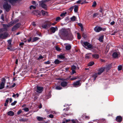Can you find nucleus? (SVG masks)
Instances as JSON below:
<instances>
[{"label":"nucleus","mask_w":123,"mask_h":123,"mask_svg":"<svg viewBox=\"0 0 123 123\" xmlns=\"http://www.w3.org/2000/svg\"><path fill=\"white\" fill-rule=\"evenodd\" d=\"M62 36L68 40H72L73 39V36L71 32L69 29L64 30L62 32Z\"/></svg>","instance_id":"obj_1"},{"label":"nucleus","mask_w":123,"mask_h":123,"mask_svg":"<svg viewBox=\"0 0 123 123\" xmlns=\"http://www.w3.org/2000/svg\"><path fill=\"white\" fill-rule=\"evenodd\" d=\"M6 29L5 28L3 29H0V32L1 33H4V34H2L0 35V37L2 38H5L8 36V34L6 32Z\"/></svg>","instance_id":"obj_2"},{"label":"nucleus","mask_w":123,"mask_h":123,"mask_svg":"<svg viewBox=\"0 0 123 123\" xmlns=\"http://www.w3.org/2000/svg\"><path fill=\"white\" fill-rule=\"evenodd\" d=\"M81 43L83 46L86 49H89L93 48L92 45L87 42H83L82 41H81Z\"/></svg>","instance_id":"obj_3"},{"label":"nucleus","mask_w":123,"mask_h":123,"mask_svg":"<svg viewBox=\"0 0 123 123\" xmlns=\"http://www.w3.org/2000/svg\"><path fill=\"white\" fill-rule=\"evenodd\" d=\"M112 56L114 58H117L119 56H120V54L118 50L114 51L113 53Z\"/></svg>","instance_id":"obj_4"},{"label":"nucleus","mask_w":123,"mask_h":123,"mask_svg":"<svg viewBox=\"0 0 123 123\" xmlns=\"http://www.w3.org/2000/svg\"><path fill=\"white\" fill-rule=\"evenodd\" d=\"M43 87L37 86L35 87L34 90L38 93H40L43 91Z\"/></svg>","instance_id":"obj_5"},{"label":"nucleus","mask_w":123,"mask_h":123,"mask_svg":"<svg viewBox=\"0 0 123 123\" xmlns=\"http://www.w3.org/2000/svg\"><path fill=\"white\" fill-rule=\"evenodd\" d=\"M51 25V23L50 22H48L46 24H43L42 25V27L45 29H47Z\"/></svg>","instance_id":"obj_6"},{"label":"nucleus","mask_w":123,"mask_h":123,"mask_svg":"<svg viewBox=\"0 0 123 123\" xmlns=\"http://www.w3.org/2000/svg\"><path fill=\"white\" fill-rule=\"evenodd\" d=\"M94 31L96 32H99L102 30L104 31H105L106 30V29L105 28H102L100 27H98V26H96L94 28Z\"/></svg>","instance_id":"obj_7"},{"label":"nucleus","mask_w":123,"mask_h":123,"mask_svg":"<svg viewBox=\"0 0 123 123\" xmlns=\"http://www.w3.org/2000/svg\"><path fill=\"white\" fill-rule=\"evenodd\" d=\"M3 7L6 11H8L10 9L11 6L9 5L7 3H6L4 5Z\"/></svg>","instance_id":"obj_8"},{"label":"nucleus","mask_w":123,"mask_h":123,"mask_svg":"<svg viewBox=\"0 0 123 123\" xmlns=\"http://www.w3.org/2000/svg\"><path fill=\"white\" fill-rule=\"evenodd\" d=\"M80 81V80H79L74 82L73 84V86L76 87L80 86L81 84Z\"/></svg>","instance_id":"obj_9"},{"label":"nucleus","mask_w":123,"mask_h":123,"mask_svg":"<svg viewBox=\"0 0 123 123\" xmlns=\"http://www.w3.org/2000/svg\"><path fill=\"white\" fill-rule=\"evenodd\" d=\"M5 79L3 78L1 83H0V89H1L4 88L5 84Z\"/></svg>","instance_id":"obj_10"},{"label":"nucleus","mask_w":123,"mask_h":123,"mask_svg":"<svg viewBox=\"0 0 123 123\" xmlns=\"http://www.w3.org/2000/svg\"><path fill=\"white\" fill-rule=\"evenodd\" d=\"M20 25L21 24L20 23L17 24L13 27L12 29V30L13 31H14L18 28Z\"/></svg>","instance_id":"obj_11"},{"label":"nucleus","mask_w":123,"mask_h":123,"mask_svg":"<svg viewBox=\"0 0 123 123\" xmlns=\"http://www.w3.org/2000/svg\"><path fill=\"white\" fill-rule=\"evenodd\" d=\"M49 29L51 32L54 33L56 31H57L58 28L56 26H55V27H51Z\"/></svg>","instance_id":"obj_12"},{"label":"nucleus","mask_w":123,"mask_h":123,"mask_svg":"<svg viewBox=\"0 0 123 123\" xmlns=\"http://www.w3.org/2000/svg\"><path fill=\"white\" fill-rule=\"evenodd\" d=\"M64 55L63 54H60L59 55H58L57 56V58L61 60H63L65 58Z\"/></svg>","instance_id":"obj_13"},{"label":"nucleus","mask_w":123,"mask_h":123,"mask_svg":"<svg viewBox=\"0 0 123 123\" xmlns=\"http://www.w3.org/2000/svg\"><path fill=\"white\" fill-rule=\"evenodd\" d=\"M105 68H101L99 69L98 70V72L97 73L98 75L100 74L105 70Z\"/></svg>","instance_id":"obj_14"},{"label":"nucleus","mask_w":123,"mask_h":123,"mask_svg":"<svg viewBox=\"0 0 123 123\" xmlns=\"http://www.w3.org/2000/svg\"><path fill=\"white\" fill-rule=\"evenodd\" d=\"M122 119V117L120 116H117L116 118V120L118 122H121Z\"/></svg>","instance_id":"obj_15"},{"label":"nucleus","mask_w":123,"mask_h":123,"mask_svg":"<svg viewBox=\"0 0 123 123\" xmlns=\"http://www.w3.org/2000/svg\"><path fill=\"white\" fill-rule=\"evenodd\" d=\"M68 83L65 81L62 82L61 83V85L62 87H63L66 86L67 85Z\"/></svg>","instance_id":"obj_16"},{"label":"nucleus","mask_w":123,"mask_h":123,"mask_svg":"<svg viewBox=\"0 0 123 123\" xmlns=\"http://www.w3.org/2000/svg\"><path fill=\"white\" fill-rule=\"evenodd\" d=\"M7 114L8 116H12L14 115V113L12 111H10L7 112Z\"/></svg>","instance_id":"obj_17"},{"label":"nucleus","mask_w":123,"mask_h":123,"mask_svg":"<svg viewBox=\"0 0 123 123\" xmlns=\"http://www.w3.org/2000/svg\"><path fill=\"white\" fill-rule=\"evenodd\" d=\"M98 74L97 73H95L92 75V77L93 81L95 80L96 78L97 77Z\"/></svg>","instance_id":"obj_18"},{"label":"nucleus","mask_w":123,"mask_h":123,"mask_svg":"<svg viewBox=\"0 0 123 123\" xmlns=\"http://www.w3.org/2000/svg\"><path fill=\"white\" fill-rule=\"evenodd\" d=\"M71 48V46L69 44H68L66 46V49L68 50L70 49Z\"/></svg>","instance_id":"obj_19"},{"label":"nucleus","mask_w":123,"mask_h":123,"mask_svg":"<svg viewBox=\"0 0 123 123\" xmlns=\"http://www.w3.org/2000/svg\"><path fill=\"white\" fill-rule=\"evenodd\" d=\"M92 56L93 58L97 59L99 57V55L98 54H94L92 55Z\"/></svg>","instance_id":"obj_20"},{"label":"nucleus","mask_w":123,"mask_h":123,"mask_svg":"<svg viewBox=\"0 0 123 123\" xmlns=\"http://www.w3.org/2000/svg\"><path fill=\"white\" fill-rule=\"evenodd\" d=\"M55 64H60L61 62V61H60L58 59H57L55 60L54 62Z\"/></svg>","instance_id":"obj_21"},{"label":"nucleus","mask_w":123,"mask_h":123,"mask_svg":"<svg viewBox=\"0 0 123 123\" xmlns=\"http://www.w3.org/2000/svg\"><path fill=\"white\" fill-rule=\"evenodd\" d=\"M39 38L37 37H35L33 38L32 40V42H34L38 40Z\"/></svg>","instance_id":"obj_22"},{"label":"nucleus","mask_w":123,"mask_h":123,"mask_svg":"<svg viewBox=\"0 0 123 123\" xmlns=\"http://www.w3.org/2000/svg\"><path fill=\"white\" fill-rule=\"evenodd\" d=\"M37 118L39 121H42L43 120V118L40 117H37Z\"/></svg>","instance_id":"obj_23"},{"label":"nucleus","mask_w":123,"mask_h":123,"mask_svg":"<svg viewBox=\"0 0 123 123\" xmlns=\"http://www.w3.org/2000/svg\"><path fill=\"white\" fill-rule=\"evenodd\" d=\"M76 18V17L74 16L70 18V19L71 21H74L75 20Z\"/></svg>","instance_id":"obj_24"},{"label":"nucleus","mask_w":123,"mask_h":123,"mask_svg":"<svg viewBox=\"0 0 123 123\" xmlns=\"http://www.w3.org/2000/svg\"><path fill=\"white\" fill-rule=\"evenodd\" d=\"M13 25V24H10L9 25H6V24H3V25L4 27H10L11 26H12Z\"/></svg>","instance_id":"obj_25"},{"label":"nucleus","mask_w":123,"mask_h":123,"mask_svg":"<svg viewBox=\"0 0 123 123\" xmlns=\"http://www.w3.org/2000/svg\"><path fill=\"white\" fill-rule=\"evenodd\" d=\"M41 12L42 15H47V12L44 11L42 10L41 11Z\"/></svg>","instance_id":"obj_26"},{"label":"nucleus","mask_w":123,"mask_h":123,"mask_svg":"<svg viewBox=\"0 0 123 123\" xmlns=\"http://www.w3.org/2000/svg\"><path fill=\"white\" fill-rule=\"evenodd\" d=\"M55 88L56 89L58 90H60L62 89V88L60 86H56L55 87Z\"/></svg>","instance_id":"obj_27"},{"label":"nucleus","mask_w":123,"mask_h":123,"mask_svg":"<svg viewBox=\"0 0 123 123\" xmlns=\"http://www.w3.org/2000/svg\"><path fill=\"white\" fill-rule=\"evenodd\" d=\"M94 64V63L93 62H90L88 64V66H91L93 65Z\"/></svg>","instance_id":"obj_28"},{"label":"nucleus","mask_w":123,"mask_h":123,"mask_svg":"<svg viewBox=\"0 0 123 123\" xmlns=\"http://www.w3.org/2000/svg\"><path fill=\"white\" fill-rule=\"evenodd\" d=\"M67 12H64L62 13L60 15V16L61 17H64L65 16V15L66 14Z\"/></svg>","instance_id":"obj_29"},{"label":"nucleus","mask_w":123,"mask_h":123,"mask_svg":"<svg viewBox=\"0 0 123 123\" xmlns=\"http://www.w3.org/2000/svg\"><path fill=\"white\" fill-rule=\"evenodd\" d=\"M78 6H76L75 7L74 9V11L75 12H77L78 11Z\"/></svg>","instance_id":"obj_30"},{"label":"nucleus","mask_w":123,"mask_h":123,"mask_svg":"<svg viewBox=\"0 0 123 123\" xmlns=\"http://www.w3.org/2000/svg\"><path fill=\"white\" fill-rule=\"evenodd\" d=\"M23 110H24L25 112H28L29 111V109L28 108H25L22 109Z\"/></svg>","instance_id":"obj_31"},{"label":"nucleus","mask_w":123,"mask_h":123,"mask_svg":"<svg viewBox=\"0 0 123 123\" xmlns=\"http://www.w3.org/2000/svg\"><path fill=\"white\" fill-rule=\"evenodd\" d=\"M103 36H101V37H100L99 38V40L100 41L102 42L103 41Z\"/></svg>","instance_id":"obj_32"},{"label":"nucleus","mask_w":123,"mask_h":123,"mask_svg":"<svg viewBox=\"0 0 123 123\" xmlns=\"http://www.w3.org/2000/svg\"><path fill=\"white\" fill-rule=\"evenodd\" d=\"M77 35L78 39H80L81 38V37L80 34L79 33H77Z\"/></svg>","instance_id":"obj_33"},{"label":"nucleus","mask_w":123,"mask_h":123,"mask_svg":"<svg viewBox=\"0 0 123 123\" xmlns=\"http://www.w3.org/2000/svg\"><path fill=\"white\" fill-rule=\"evenodd\" d=\"M8 43V46L9 47L11 46V40H9L7 41Z\"/></svg>","instance_id":"obj_34"},{"label":"nucleus","mask_w":123,"mask_h":123,"mask_svg":"<svg viewBox=\"0 0 123 123\" xmlns=\"http://www.w3.org/2000/svg\"><path fill=\"white\" fill-rule=\"evenodd\" d=\"M76 68V67L75 66L73 65L72 66L71 70H75Z\"/></svg>","instance_id":"obj_35"},{"label":"nucleus","mask_w":123,"mask_h":123,"mask_svg":"<svg viewBox=\"0 0 123 123\" xmlns=\"http://www.w3.org/2000/svg\"><path fill=\"white\" fill-rule=\"evenodd\" d=\"M36 8V7L33 5L31 6L30 7V9H35Z\"/></svg>","instance_id":"obj_36"},{"label":"nucleus","mask_w":123,"mask_h":123,"mask_svg":"<svg viewBox=\"0 0 123 123\" xmlns=\"http://www.w3.org/2000/svg\"><path fill=\"white\" fill-rule=\"evenodd\" d=\"M60 19L61 18L60 17H58L56 18L55 19V20L56 21L58 22L60 20Z\"/></svg>","instance_id":"obj_37"},{"label":"nucleus","mask_w":123,"mask_h":123,"mask_svg":"<svg viewBox=\"0 0 123 123\" xmlns=\"http://www.w3.org/2000/svg\"><path fill=\"white\" fill-rule=\"evenodd\" d=\"M17 102V101H14L12 103L11 105H15Z\"/></svg>","instance_id":"obj_38"},{"label":"nucleus","mask_w":123,"mask_h":123,"mask_svg":"<svg viewBox=\"0 0 123 123\" xmlns=\"http://www.w3.org/2000/svg\"><path fill=\"white\" fill-rule=\"evenodd\" d=\"M98 13H95L93 15V17L95 18L98 15Z\"/></svg>","instance_id":"obj_39"},{"label":"nucleus","mask_w":123,"mask_h":123,"mask_svg":"<svg viewBox=\"0 0 123 123\" xmlns=\"http://www.w3.org/2000/svg\"><path fill=\"white\" fill-rule=\"evenodd\" d=\"M96 5V1H94L93 2V4L92 5V6L93 7H94Z\"/></svg>","instance_id":"obj_40"},{"label":"nucleus","mask_w":123,"mask_h":123,"mask_svg":"<svg viewBox=\"0 0 123 123\" xmlns=\"http://www.w3.org/2000/svg\"><path fill=\"white\" fill-rule=\"evenodd\" d=\"M118 69L119 71L121 70L122 69V66L121 65L118 66Z\"/></svg>","instance_id":"obj_41"},{"label":"nucleus","mask_w":123,"mask_h":123,"mask_svg":"<svg viewBox=\"0 0 123 123\" xmlns=\"http://www.w3.org/2000/svg\"><path fill=\"white\" fill-rule=\"evenodd\" d=\"M90 56V55L89 54H86L85 55V57L87 59L89 58Z\"/></svg>","instance_id":"obj_42"},{"label":"nucleus","mask_w":123,"mask_h":123,"mask_svg":"<svg viewBox=\"0 0 123 123\" xmlns=\"http://www.w3.org/2000/svg\"><path fill=\"white\" fill-rule=\"evenodd\" d=\"M77 78L76 77H72L70 78V80H73L76 79Z\"/></svg>","instance_id":"obj_43"},{"label":"nucleus","mask_w":123,"mask_h":123,"mask_svg":"<svg viewBox=\"0 0 123 123\" xmlns=\"http://www.w3.org/2000/svg\"><path fill=\"white\" fill-rule=\"evenodd\" d=\"M18 19H17L16 20H15V21H14L13 22V23H12H12H11V24H13H13H14L16 23V22H18Z\"/></svg>","instance_id":"obj_44"},{"label":"nucleus","mask_w":123,"mask_h":123,"mask_svg":"<svg viewBox=\"0 0 123 123\" xmlns=\"http://www.w3.org/2000/svg\"><path fill=\"white\" fill-rule=\"evenodd\" d=\"M83 0H80L76 2V3L77 4H80L81 2L83 1Z\"/></svg>","instance_id":"obj_45"},{"label":"nucleus","mask_w":123,"mask_h":123,"mask_svg":"<svg viewBox=\"0 0 123 123\" xmlns=\"http://www.w3.org/2000/svg\"><path fill=\"white\" fill-rule=\"evenodd\" d=\"M50 62L49 61H48L47 62H44V63L45 64H50Z\"/></svg>","instance_id":"obj_46"},{"label":"nucleus","mask_w":123,"mask_h":123,"mask_svg":"<svg viewBox=\"0 0 123 123\" xmlns=\"http://www.w3.org/2000/svg\"><path fill=\"white\" fill-rule=\"evenodd\" d=\"M55 48L56 50L58 51H60V49L57 46H56L55 47Z\"/></svg>","instance_id":"obj_47"},{"label":"nucleus","mask_w":123,"mask_h":123,"mask_svg":"<svg viewBox=\"0 0 123 123\" xmlns=\"http://www.w3.org/2000/svg\"><path fill=\"white\" fill-rule=\"evenodd\" d=\"M88 2H87L85 0L84 1L82 2L81 3V4H85V3H87Z\"/></svg>","instance_id":"obj_48"},{"label":"nucleus","mask_w":123,"mask_h":123,"mask_svg":"<svg viewBox=\"0 0 123 123\" xmlns=\"http://www.w3.org/2000/svg\"><path fill=\"white\" fill-rule=\"evenodd\" d=\"M22 112V111H21V110H19L18 111V112H17V114H20Z\"/></svg>","instance_id":"obj_49"},{"label":"nucleus","mask_w":123,"mask_h":123,"mask_svg":"<svg viewBox=\"0 0 123 123\" xmlns=\"http://www.w3.org/2000/svg\"><path fill=\"white\" fill-rule=\"evenodd\" d=\"M31 25H32L34 27H35L36 26V24L34 22L32 23L31 24Z\"/></svg>","instance_id":"obj_50"},{"label":"nucleus","mask_w":123,"mask_h":123,"mask_svg":"<svg viewBox=\"0 0 123 123\" xmlns=\"http://www.w3.org/2000/svg\"><path fill=\"white\" fill-rule=\"evenodd\" d=\"M1 19L3 20L4 21V16L3 15H2L1 16Z\"/></svg>","instance_id":"obj_51"},{"label":"nucleus","mask_w":123,"mask_h":123,"mask_svg":"<svg viewBox=\"0 0 123 123\" xmlns=\"http://www.w3.org/2000/svg\"><path fill=\"white\" fill-rule=\"evenodd\" d=\"M115 23V22H114V21H113L110 24L111 25H114Z\"/></svg>","instance_id":"obj_52"},{"label":"nucleus","mask_w":123,"mask_h":123,"mask_svg":"<svg viewBox=\"0 0 123 123\" xmlns=\"http://www.w3.org/2000/svg\"><path fill=\"white\" fill-rule=\"evenodd\" d=\"M9 98H7L6 101V102L7 103H8L9 101Z\"/></svg>","instance_id":"obj_53"},{"label":"nucleus","mask_w":123,"mask_h":123,"mask_svg":"<svg viewBox=\"0 0 123 123\" xmlns=\"http://www.w3.org/2000/svg\"><path fill=\"white\" fill-rule=\"evenodd\" d=\"M72 74H73L74 73H76L75 70H72Z\"/></svg>","instance_id":"obj_54"},{"label":"nucleus","mask_w":123,"mask_h":123,"mask_svg":"<svg viewBox=\"0 0 123 123\" xmlns=\"http://www.w3.org/2000/svg\"><path fill=\"white\" fill-rule=\"evenodd\" d=\"M73 7H71L69 9V10H70V11H71L73 9Z\"/></svg>","instance_id":"obj_55"},{"label":"nucleus","mask_w":123,"mask_h":123,"mask_svg":"<svg viewBox=\"0 0 123 123\" xmlns=\"http://www.w3.org/2000/svg\"><path fill=\"white\" fill-rule=\"evenodd\" d=\"M56 23V22H54L52 23H51V25H55Z\"/></svg>","instance_id":"obj_56"},{"label":"nucleus","mask_w":123,"mask_h":123,"mask_svg":"<svg viewBox=\"0 0 123 123\" xmlns=\"http://www.w3.org/2000/svg\"><path fill=\"white\" fill-rule=\"evenodd\" d=\"M49 117L50 118H53V116L52 115H49Z\"/></svg>","instance_id":"obj_57"},{"label":"nucleus","mask_w":123,"mask_h":123,"mask_svg":"<svg viewBox=\"0 0 123 123\" xmlns=\"http://www.w3.org/2000/svg\"><path fill=\"white\" fill-rule=\"evenodd\" d=\"M43 58V57L42 56V55H40L39 56L38 59H41Z\"/></svg>","instance_id":"obj_58"},{"label":"nucleus","mask_w":123,"mask_h":123,"mask_svg":"<svg viewBox=\"0 0 123 123\" xmlns=\"http://www.w3.org/2000/svg\"><path fill=\"white\" fill-rule=\"evenodd\" d=\"M72 123H76V122L74 119L72 120Z\"/></svg>","instance_id":"obj_59"},{"label":"nucleus","mask_w":123,"mask_h":123,"mask_svg":"<svg viewBox=\"0 0 123 123\" xmlns=\"http://www.w3.org/2000/svg\"><path fill=\"white\" fill-rule=\"evenodd\" d=\"M31 40V37L28 39V42H29Z\"/></svg>","instance_id":"obj_60"},{"label":"nucleus","mask_w":123,"mask_h":123,"mask_svg":"<svg viewBox=\"0 0 123 123\" xmlns=\"http://www.w3.org/2000/svg\"><path fill=\"white\" fill-rule=\"evenodd\" d=\"M8 103H7L5 102V103L4 104V106H7Z\"/></svg>","instance_id":"obj_61"},{"label":"nucleus","mask_w":123,"mask_h":123,"mask_svg":"<svg viewBox=\"0 0 123 123\" xmlns=\"http://www.w3.org/2000/svg\"><path fill=\"white\" fill-rule=\"evenodd\" d=\"M78 25H79L81 27H82V25L81 24H80V23H79L78 24Z\"/></svg>","instance_id":"obj_62"},{"label":"nucleus","mask_w":123,"mask_h":123,"mask_svg":"<svg viewBox=\"0 0 123 123\" xmlns=\"http://www.w3.org/2000/svg\"><path fill=\"white\" fill-rule=\"evenodd\" d=\"M85 118L87 119H89V117L88 116H85Z\"/></svg>","instance_id":"obj_63"},{"label":"nucleus","mask_w":123,"mask_h":123,"mask_svg":"<svg viewBox=\"0 0 123 123\" xmlns=\"http://www.w3.org/2000/svg\"><path fill=\"white\" fill-rule=\"evenodd\" d=\"M10 103H11L12 100V99L11 98H10L9 99Z\"/></svg>","instance_id":"obj_64"}]
</instances>
